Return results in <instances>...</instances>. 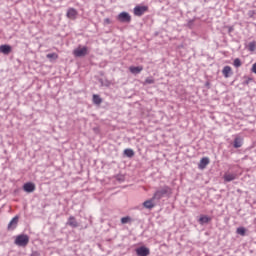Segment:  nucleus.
<instances>
[{"mask_svg":"<svg viewBox=\"0 0 256 256\" xmlns=\"http://www.w3.org/2000/svg\"><path fill=\"white\" fill-rule=\"evenodd\" d=\"M171 193V188L169 186H164L160 189H158L154 195H153V199L155 201H161V199H163V197H165L166 195H169Z\"/></svg>","mask_w":256,"mask_h":256,"instance_id":"nucleus-1","label":"nucleus"},{"mask_svg":"<svg viewBox=\"0 0 256 256\" xmlns=\"http://www.w3.org/2000/svg\"><path fill=\"white\" fill-rule=\"evenodd\" d=\"M14 244H16L17 247H27V245H29V235L20 234L16 236Z\"/></svg>","mask_w":256,"mask_h":256,"instance_id":"nucleus-2","label":"nucleus"},{"mask_svg":"<svg viewBox=\"0 0 256 256\" xmlns=\"http://www.w3.org/2000/svg\"><path fill=\"white\" fill-rule=\"evenodd\" d=\"M147 11H149V7H147V6H136L134 8V15L136 17H143V15H145V13H147Z\"/></svg>","mask_w":256,"mask_h":256,"instance_id":"nucleus-3","label":"nucleus"},{"mask_svg":"<svg viewBox=\"0 0 256 256\" xmlns=\"http://www.w3.org/2000/svg\"><path fill=\"white\" fill-rule=\"evenodd\" d=\"M117 19L120 23H131V15L128 12H121Z\"/></svg>","mask_w":256,"mask_h":256,"instance_id":"nucleus-4","label":"nucleus"},{"mask_svg":"<svg viewBox=\"0 0 256 256\" xmlns=\"http://www.w3.org/2000/svg\"><path fill=\"white\" fill-rule=\"evenodd\" d=\"M87 53H88L87 46H84L82 48H76L73 51V55H75L76 57H85V55H87Z\"/></svg>","mask_w":256,"mask_h":256,"instance_id":"nucleus-5","label":"nucleus"},{"mask_svg":"<svg viewBox=\"0 0 256 256\" xmlns=\"http://www.w3.org/2000/svg\"><path fill=\"white\" fill-rule=\"evenodd\" d=\"M19 224V216H15L8 224V231H15L17 229V225Z\"/></svg>","mask_w":256,"mask_h":256,"instance_id":"nucleus-6","label":"nucleus"},{"mask_svg":"<svg viewBox=\"0 0 256 256\" xmlns=\"http://www.w3.org/2000/svg\"><path fill=\"white\" fill-rule=\"evenodd\" d=\"M150 253H151V251L149 250V248H147L145 246H141L136 249L137 256H149Z\"/></svg>","mask_w":256,"mask_h":256,"instance_id":"nucleus-7","label":"nucleus"},{"mask_svg":"<svg viewBox=\"0 0 256 256\" xmlns=\"http://www.w3.org/2000/svg\"><path fill=\"white\" fill-rule=\"evenodd\" d=\"M66 225H68L69 227H72V229H77V227H79V222H77V219H75V216H70L68 218Z\"/></svg>","mask_w":256,"mask_h":256,"instance_id":"nucleus-8","label":"nucleus"},{"mask_svg":"<svg viewBox=\"0 0 256 256\" xmlns=\"http://www.w3.org/2000/svg\"><path fill=\"white\" fill-rule=\"evenodd\" d=\"M13 48H11V45L3 44L0 46V53H3V55H9Z\"/></svg>","mask_w":256,"mask_h":256,"instance_id":"nucleus-9","label":"nucleus"},{"mask_svg":"<svg viewBox=\"0 0 256 256\" xmlns=\"http://www.w3.org/2000/svg\"><path fill=\"white\" fill-rule=\"evenodd\" d=\"M23 189L26 193H33L35 191V184L33 182L25 183Z\"/></svg>","mask_w":256,"mask_h":256,"instance_id":"nucleus-10","label":"nucleus"},{"mask_svg":"<svg viewBox=\"0 0 256 256\" xmlns=\"http://www.w3.org/2000/svg\"><path fill=\"white\" fill-rule=\"evenodd\" d=\"M222 75L226 78L229 79L230 76L233 75V71L231 70V66H225L222 70Z\"/></svg>","mask_w":256,"mask_h":256,"instance_id":"nucleus-11","label":"nucleus"},{"mask_svg":"<svg viewBox=\"0 0 256 256\" xmlns=\"http://www.w3.org/2000/svg\"><path fill=\"white\" fill-rule=\"evenodd\" d=\"M129 71L133 75H139V73H141V71H143V66H130Z\"/></svg>","mask_w":256,"mask_h":256,"instance_id":"nucleus-12","label":"nucleus"},{"mask_svg":"<svg viewBox=\"0 0 256 256\" xmlns=\"http://www.w3.org/2000/svg\"><path fill=\"white\" fill-rule=\"evenodd\" d=\"M209 163H210L209 157H203L200 160V163L198 165V169H205L207 167V165H209Z\"/></svg>","mask_w":256,"mask_h":256,"instance_id":"nucleus-13","label":"nucleus"},{"mask_svg":"<svg viewBox=\"0 0 256 256\" xmlns=\"http://www.w3.org/2000/svg\"><path fill=\"white\" fill-rule=\"evenodd\" d=\"M223 178H224V181H226V183H231V181H235L237 179V175L231 174V173H225Z\"/></svg>","mask_w":256,"mask_h":256,"instance_id":"nucleus-14","label":"nucleus"},{"mask_svg":"<svg viewBox=\"0 0 256 256\" xmlns=\"http://www.w3.org/2000/svg\"><path fill=\"white\" fill-rule=\"evenodd\" d=\"M153 201H155V199H153V197L149 200H146L144 203H143V207L145 209H153V207H155V203H153Z\"/></svg>","mask_w":256,"mask_h":256,"instance_id":"nucleus-15","label":"nucleus"},{"mask_svg":"<svg viewBox=\"0 0 256 256\" xmlns=\"http://www.w3.org/2000/svg\"><path fill=\"white\" fill-rule=\"evenodd\" d=\"M66 15L68 19H75L77 17V10L75 8H69Z\"/></svg>","mask_w":256,"mask_h":256,"instance_id":"nucleus-16","label":"nucleus"},{"mask_svg":"<svg viewBox=\"0 0 256 256\" xmlns=\"http://www.w3.org/2000/svg\"><path fill=\"white\" fill-rule=\"evenodd\" d=\"M233 147H234L235 149H239V148L243 147V141L241 140V138L236 137V138L234 139V145H233Z\"/></svg>","mask_w":256,"mask_h":256,"instance_id":"nucleus-17","label":"nucleus"},{"mask_svg":"<svg viewBox=\"0 0 256 256\" xmlns=\"http://www.w3.org/2000/svg\"><path fill=\"white\" fill-rule=\"evenodd\" d=\"M198 221H199L200 225H205V224L209 223V221H211V217L201 216Z\"/></svg>","mask_w":256,"mask_h":256,"instance_id":"nucleus-18","label":"nucleus"},{"mask_svg":"<svg viewBox=\"0 0 256 256\" xmlns=\"http://www.w3.org/2000/svg\"><path fill=\"white\" fill-rule=\"evenodd\" d=\"M124 155L129 158L135 157V151H133L131 148H127L124 150Z\"/></svg>","mask_w":256,"mask_h":256,"instance_id":"nucleus-19","label":"nucleus"},{"mask_svg":"<svg viewBox=\"0 0 256 256\" xmlns=\"http://www.w3.org/2000/svg\"><path fill=\"white\" fill-rule=\"evenodd\" d=\"M93 103H95V105H101V103H103V99H101V97L97 94L93 95Z\"/></svg>","mask_w":256,"mask_h":256,"instance_id":"nucleus-20","label":"nucleus"},{"mask_svg":"<svg viewBox=\"0 0 256 256\" xmlns=\"http://www.w3.org/2000/svg\"><path fill=\"white\" fill-rule=\"evenodd\" d=\"M236 233L238 235H241L242 237H245V233H247V229H245V227H239L237 228Z\"/></svg>","mask_w":256,"mask_h":256,"instance_id":"nucleus-21","label":"nucleus"},{"mask_svg":"<svg viewBox=\"0 0 256 256\" xmlns=\"http://www.w3.org/2000/svg\"><path fill=\"white\" fill-rule=\"evenodd\" d=\"M233 65H234V67L239 69V67H241V65H243V63L241 62V59L236 58V59H234Z\"/></svg>","mask_w":256,"mask_h":256,"instance_id":"nucleus-22","label":"nucleus"},{"mask_svg":"<svg viewBox=\"0 0 256 256\" xmlns=\"http://www.w3.org/2000/svg\"><path fill=\"white\" fill-rule=\"evenodd\" d=\"M121 223H122V225H125L127 223H131V217H129V216L122 217L121 218Z\"/></svg>","mask_w":256,"mask_h":256,"instance_id":"nucleus-23","label":"nucleus"},{"mask_svg":"<svg viewBox=\"0 0 256 256\" xmlns=\"http://www.w3.org/2000/svg\"><path fill=\"white\" fill-rule=\"evenodd\" d=\"M47 59H59V55L57 53H49L46 55Z\"/></svg>","mask_w":256,"mask_h":256,"instance_id":"nucleus-24","label":"nucleus"},{"mask_svg":"<svg viewBox=\"0 0 256 256\" xmlns=\"http://www.w3.org/2000/svg\"><path fill=\"white\" fill-rule=\"evenodd\" d=\"M155 83V79L153 77H148L145 79V85H153Z\"/></svg>","mask_w":256,"mask_h":256,"instance_id":"nucleus-25","label":"nucleus"},{"mask_svg":"<svg viewBox=\"0 0 256 256\" xmlns=\"http://www.w3.org/2000/svg\"><path fill=\"white\" fill-rule=\"evenodd\" d=\"M244 81H243V83H242V85H249V83H251V81H253V78H251V77H244Z\"/></svg>","mask_w":256,"mask_h":256,"instance_id":"nucleus-26","label":"nucleus"},{"mask_svg":"<svg viewBox=\"0 0 256 256\" xmlns=\"http://www.w3.org/2000/svg\"><path fill=\"white\" fill-rule=\"evenodd\" d=\"M255 47H256L255 42H250L248 44L249 51H255Z\"/></svg>","mask_w":256,"mask_h":256,"instance_id":"nucleus-27","label":"nucleus"},{"mask_svg":"<svg viewBox=\"0 0 256 256\" xmlns=\"http://www.w3.org/2000/svg\"><path fill=\"white\" fill-rule=\"evenodd\" d=\"M194 23H195V20H189L186 26L189 27V29H193Z\"/></svg>","mask_w":256,"mask_h":256,"instance_id":"nucleus-28","label":"nucleus"},{"mask_svg":"<svg viewBox=\"0 0 256 256\" xmlns=\"http://www.w3.org/2000/svg\"><path fill=\"white\" fill-rule=\"evenodd\" d=\"M235 31V28L233 26H228V33H233Z\"/></svg>","mask_w":256,"mask_h":256,"instance_id":"nucleus-29","label":"nucleus"},{"mask_svg":"<svg viewBox=\"0 0 256 256\" xmlns=\"http://www.w3.org/2000/svg\"><path fill=\"white\" fill-rule=\"evenodd\" d=\"M104 23H106V25H110L111 24V19L105 18Z\"/></svg>","mask_w":256,"mask_h":256,"instance_id":"nucleus-30","label":"nucleus"},{"mask_svg":"<svg viewBox=\"0 0 256 256\" xmlns=\"http://www.w3.org/2000/svg\"><path fill=\"white\" fill-rule=\"evenodd\" d=\"M252 73H255V75H256V63H254L252 66Z\"/></svg>","mask_w":256,"mask_h":256,"instance_id":"nucleus-31","label":"nucleus"},{"mask_svg":"<svg viewBox=\"0 0 256 256\" xmlns=\"http://www.w3.org/2000/svg\"><path fill=\"white\" fill-rule=\"evenodd\" d=\"M41 254H39V252H37V251H34V252H32L31 253V255L30 256H40Z\"/></svg>","mask_w":256,"mask_h":256,"instance_id":"nucleus-32","label":"nucleus"},{"mask_svg":"<svg viewBox=\"0 0 256 256\" xmlns=\"http://www.w3.org/2000/svg\"><path fill=\"white\" fill-rule=\"evenodd\" d=\"M117 181H124L123 176H117Z\"/></svg>","mask_w":256,"mask_h":256,"instance_id":"nucleus-33","label":"nucleus"}]
</instances>
